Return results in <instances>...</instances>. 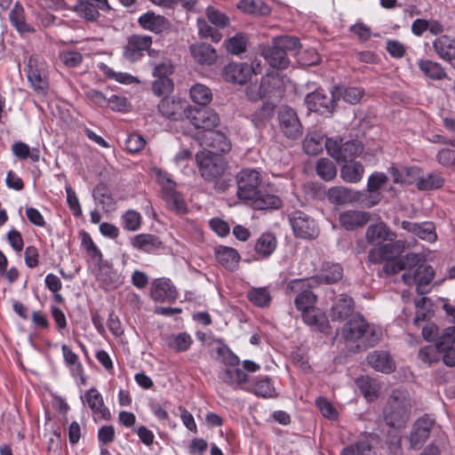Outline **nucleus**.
Returning a JSON list of instances; mask_svg holds the SVG:
<instances>
[{
	"label": "nucleus",
	"mask_w": 455,
	"mask_h": 455,
	"mask_svg": "<svg viewBox=\"0 0 455 455\" xmlns=\"http://www.w3.org/2000/svg\"><path fill=\"white\" fill-rule=\"evenodd\" d=\"M412 402L410 393L403 389H395L387 399L383 411L386 423L393 427H403L410 419Z\"/></svg>",
	"instance_id": "1"
},
{
	"label": "nucleus",
	"mask_w": 455,
	"mask_h": 455,
	"mask_svg": "<svg viewBox=\"0 0 455 455\" xmlns=\"http://www.w3.org/2000/svg\"><path fill=\"white\" fill-rule=\"evenodd\" d=\"M342 337L347 341L361 340L364 347L377 345L382 337L381 330L368 323L363 317L356 315L350 319L342 329Z\"/></svg>",
	"instance_id": "2"
},
{
	"label": "nucleus",
	"mask_w": 455,
	"mask_h": 455,
	"mask_svg": "<svg viewBox=\"0 0 455 455\" xmlns=\"http://www.w3.org/2000/svg\"><path fill=\"white\" fill-rule=\"evenodd\" d=\"M300 43L294 36H280L273 40L271 46L264 49L263 56L268 64L275 68L283 69L289 65L287 54L297 53L300 49Z\"/></svg>",
	"instance_id": "3"
},
{
	"label": "nucleus",
	"mask_w": 455,
	"mask_h": 455,
	"mask_svg": "<svg viewBox=\"0 0 455 455\" xmlns=\"http://www.w3.org/2000/svg\"><path fill=\"white\" fill-rule=\"evenodd\" d=\"M201 176L208 181L220 178L226 170V162L220 154L204 149L196 155Z\"/></svg>",
	"instance_id": "4"
},
{
	"label": "nucleus",
	"mask_w": 455,
	"mask_h": 455,
	"mask_svg": "<svg viewBox=\"0 0 455 455\" xmlns=\"http://www.w3.org/2000/svg\"><path fill=\"white\" fill-rule=\"evenodd\" d=\"M312 282L314 280L293 279L285 286L287 295L296 294L294 304L300 312L315 307L316 296L311 291Z\"/></svg>",
	"instance_id": "5"
},
{
	"label": "nucleus",
	"mask_w": 455,
	"mask_h": 455,
	"mask_svg": "<svg viewBox=\"0 0 455 455\" xmlns=\"http://www.w3.org/2000/svg\"><path fill=\"white\" fill-rule=\"evenodd\" d=\"M236 183L238 199L251 204L259 192L261 174L255 169H243L237 173Z\"/></svg>",
	"instance_id": "6"
},
{
	"label": "nucleus",
	"mask_w": 455,
	"mask_h": 455,
	"mask_svg": "<svg viewBox=\"0 0 455 455\" xmlns=\"http://www.w3.org/2000/svg\"><path fill=\"white\" fill-rule=\"evenodd\" d=\"M363 147L358 140L343 142L341 140L328 139L326 140L327 153L338 162H353L360 156Z\"/></svg>",
	"instance_id": "7"
},
{
	"label": "nucleus",
	"mask_w": 455,
	"mask_h": 455,
	"mask_svg": "<svg viewBox=\"0 0 455 455\" xmlns=\"http://www.w3.org/2000/svg\"><path fill=\"white\" fill-rule=\"evenodd\" d=\"M158 181L163 186V199L169 209L177 214H185L188 212L187 204L180 193L176 191V183L167 173L158 172Z\"/></svg>",
	"instance_id": "8"
},
{
	"label": "nucleus",
	"mask_w": 455,
	"mask_h": 455,
	"mask_svg": "<svg viewBox=\"0 0 455 455\" xmlns=\"http://www.w3.org/2000/svg\"><path fill=\"white\" fill-rule=\"evenodd\" d=\"M289 220L296 236L303 239H314L318 235L315 221L301 211H294L289 215Z\"/></svg>",
	"instance_id": "9"
},
{
	"label": "nucleus",
	"mask_w": 455,
	"mask_h": 455,
	"mask_svg": "<svg viewBox=\"0 0 455 455\" xmlns=\"http://www.w3.org/2000/svg\"><path fill=\"white\" fill-rule=\"evenodd\" d=\"M279 127L282 133L290 140H298L303 130L297 113L287 106H283L278 112Z\"/></svg>",
	"instance_id": "10"
},
{
	"label": "nucleus",
	"mask_w": 455,
	"mask_h": 455,
	"mask_svg": "<svg viewBox=\"0 0 455 455\" xmlns=\"http://www.w3.org/2000/svg\"><path fill=\"white\" fill-rule=\"evenodd\" d=\"M188 119L196 130H204L201 134L214 131V128L220 124L218 114L211 108H193L190 107Z\"/></svg>",
	"instance_id": "11"
},
{
	"label": "nucleus",
	"mask_w": 455,
	"mask_h": 455,
	"mask_svg": "<svg viewBox=\"0 0 455 455\" xmlns=\"http://www.w3.org/2000/svg\"><path fill=\"white\" fill-rule=\"evenodd\" d=\"M190 107L186 100L166 97L159 102L158 111L165 118L182 121L188 119Z\"/></svg>",
	"instance_id": "12"
},
{
	"label": "nucleus",
	"mask_w": 455,
	"mask_h": 455,
	"mask_svg": "<svg viewBox=\"0 0 455 455\" xmlns=\"http://www.w3.org/2000/svg\"><path fill=\"white\" fill-rule=\"evenodd\" d=\"M152 37L149 36L133 35L129 37L124 49V56L131 61L138 60L143 51H148L149 56L158 54V52L151 50Z\"/></svg>",
	"instance_id": "13"
},
{
	"label": "nucleus",
	"mask_w": 455,
	"mask_h": 455,
	"mask_svg": "<svg viewBox=\"0 0 455 455\" xmlns=\"http://www.w3.org/2000/svg\"><path fill=\"white\" fill-rule=\"evenodd\" d=\"M28 79L36 90H43L45 85L46 62L37 55H32L28 61Z\"/></svg>",
	"instance_id": "14"
},
{
	"label": "nucleus",
	"mask_w": 455,
	"mask_h": 455,
	"mask_svg": "<svg viewBox=\"0 0 455 455\" xmlns=\"http://www.w3.org/2000/svg\"><path fill=\"white\" fill-rule=\"evenodd\" d=\"M253 66L248 63L231 62L224 67L222 76L225 81L233 84H243L252 76Z\"/></svg>",
	"instance_id": "15"
},
{
	"label": "nucleus",
	"mask_w": 455,
	"mask_h": 455,
	"mask_svg": "<svg viewBox=\"0 0 455 455\" xmlns=\"http://www.w3.org/2000/svg\"><path fill=\"white\" fill-rule=\"evenodd\" d=\"M404 248L403 241L375 246L369 251V260L372 263L390 261L398 257Z\"/></svg>",
	"instance_id": "16"
},
{
	"label": "nucleus",
	"mask_w": 455,
	"mask_h": 455,
	"mask_svg": "<svg viewBox=\"0 0 455 455\" xmlns=\"http://www.w3.org/2000/svg\"><path fill=\"white\" fill-rule=\"evenodd\" d=\"M305 103L309 111L319 112L323 115L333 111L335 98H332V92L331 96H328L320 91H315L306 96Z\"/></svg>",
	"instance_id": "17"
},
{
	"label": "nucleus",
	"mask_w": 455,
	"mask_h": 455,
	"mask_svg": "<svg viewBox=\"0 0 455 455\" xmlns=\"http://www.w3.org/2000/svg\"><path fill=\"white\" fill-rule=\"evenodd\" d=\"M434 426L435 420L428 416L419 419L415 422L411 434V446L413 449H419L428 438Z\"/></svg>",
	"instance_id": "18"
},
{
	"label": "nucleus",
	"mask_w": 455,
	"mask_h": 455,
	"mask_svg": "<svg viewBox=\"0 0 455 455\" xmlns=\"http://www.w3.org/2000/svg\"><path fill=\"white\" fill-rule=\"evenodd\" d=\"M196 138L200 141L201 146L210 147L222 153L228 152L231 148L230 142L225 134L218 131H210L203 134L198 132Z\"/></svg>",
	"instance_id": "19"
},
{
	"label": "nucleus",
	"mask_w": 455,
	"mask_h": 455,
	"mask_svg": "<svg viewBox=\"0 0 455 455\" xmlns=\"http://www.w3.org/2000/svg\"><path fill=\"white\" fill-rule=\"evenodd\" d=\"M140 26L156 34L162 33L170 28V21L163 15L156 14L154 12H148L138 19Z\"/></svg>",
	"instance_id": "20"
},
{
	"label": "nucleus",
	"mask_w": 455,
	"mask_h": 455,
	"mask_svg": "<svg viewBox=\"0 0 455 455\" xmlns=\"http://www.w3.org/2000/svg\"><path fill=\"white\" fill-rule=\"evenodd\" d=\"M434 277V270L432 267L420 265L411 274L410 272L403 275V280L406 284L415 283L419 293H423L422 285L428 284Z\"/></svg>",
	"instance_id": "21"
},
{
	"label": "nucleus",
	"mask_w": 455,
	"mask_h": 455,
	"mask_svg": "<svg viewBox=\"0 0 455 455\" xmlns=\"http://www.w3.org/2000/svg\"><path fill=\"white\" fill-rule=\"evenodd\" d=\"M401 227L403 229L412 233L419 238L429 243L435 242L437 238L435 228L433 222L426 221L422 223H414L403 220L401 223Z\"/></svg>",
	"instance_id": "22"
},
{
	"label": "nucleus",
	"mask_w": 455,
	"mask_h": 455,
	"mask_svg": "<svg viewBox=\"0 0 455 455\" xmlns=\"http://www.w3.org/2000/svg\"><path fill=\"white\" fill-rule=\"evenodd\" d=\"M339 220L346 230H355L369 222L370 214L363 211H345L339 214Z\"/></svg>",
	"instance_id": "23"
},
{
	"label": "nucleus",
	"mask_w": 455,
	"mask_h": 455,
	"mask_svg": "<svg viewBox=\"0 0 455 455\" xmlns=\"http://www.w3.org/2000/svg\"><path fill=\"white\" fill-rule=\"evenodd\" d=\"M107 5V0H79L74 10L80 17L87 20H95L100 15L99 10H103Z\"/></svg>",
	"instance_id": "24"
},
{
	"label": "nucleus",
	"mask_w": 455,
	"mask_h": 455,
	"mask_svg": "<svg viewBox=\"0 0 455 455\" xmlns=\"http://www.w3.org/2000/svg\"><path fill=\"white\" fill-rule=\"evenodd\" d=\"M176 296L175 287L170 279L159 278L154 281L151 289V297L154 300H172Z\"/></svg>",
	"instance_id": "25"
},
{
	"label": "nucleus",
	"mask_w": 455,
	"mask_h": 455,
	"mask_svg": "<svg viewBox=\"0 0 455 455\" xmlns=\"http://www.w3.org/2000/svg\"><path fill=\"white\" fill-rule=\"evenodd\" d=\"M366 239L371 243L381 244L385 241H394L396 235L382 221L371 225L366 231Z\"/></svg>",
	"instance_id": "26"
},
{
	"label": "nucleus",
	"mask_w": 455,
	"mask_h": 455,
	"mask_svg": "<svg viewBox=\"0 0 455 455\" xmlns=\"http://www.w3.org/2000/svg\"><path fill=\"white\" fill-rule=\"evenodd\" d=\"M369 364L378 371L390 373L395 370V362L387 352L373 351L367 356Z\"/></svg>",
	"instance_id": "27"
},
{
	"label": "nucleus",
	"mask_w": 455,
	"mask_h": 455,
	"mask_svg": "<svg viewBox=\"0 0 455 455\" xmlns=\"http://www.w3.org/2000/svg\"><path fill=\"white\" fill-rule=\"evenodd\" d=\"M84 399L89 408L95 415L102 419H108L110 418V412L105 406L102 395L95 388L89 389L84 394Z\"/></svg>",
	"instance_id": "28"
},
{
	"label": "nucleus",
	"mask_w": 455,
	"mask_h": 455,
	"mask_svg": "<svg viewBox=\"0 0 455 455\" xmlns=\"http://www.w3.org/2000/svg\"><path fill=\"white\" fill-rule=\"evenodd\" d=\"M433 48L440 59L451 60L455 54V39L446 35L440 36L434 40Z\"/></svg>",
	"instance_id": "29"
},
{
	"label": "nucleus",
	"mask_w": 455,
	"mask_h": 455,
	"mask_svg": "<svg viewBox=\"0 0 455 455\" xmlns=\"http://www.w3.org/2000/svg\"><path fill=\"white\" fill-rule=\"evenodd\" d=\"M190 52L195 60L201 65L211 66L217 60V53L210 44H193L190 46Z\"/></svg>",
	"instance_id": "30"
},
{
	"label": "nucleus",
	"mask_w": 455,
	"mask_h": 455,
	"mask_svg": "<svg viewBox=\"0 0 455 455\" xmlns=\"http://www.w3.org/2000/svg\"><path fill=\"white\" fill-rule=\"evenodd\" d=\"M354 309L353 299L347 295H340L331 309L333 321H342L351 315Z\"/></svg>",
	"instance_id": "31"
},
{
	"label": "nucleus",
	"mask_w": 455,
	"mask_h": 455,
	"mask_svg": "<svg viewBox=\"0 0 455 455\" xmlns=\"http://www.w3.org/2000/svg\"><path fill=\"white\" fill-rule=\"evenodd\" d=\"M132 245L135 249L152 252L162 247V242L155 235L140 234L132 237Z\"/></svg>",
	"instance_id": "32"
},
{
	"label": "nucleus",
	"mask_w": 455,
	"mask_h": 455,
	"mask_svg": "<svg viewBox=\"0 0 455 455\" xmlns=\"http://www.w3.org/2000/svg\"><path fill=\"white\" fill-rule=\"evenodd\" d=\"M97 280L100 285L105 290L115 288L120 283L117 273L107 264L100 263Z\"/></svg>",
	"instance_id": "33"
},
{
	"label": "nucleus",
	"mask_w": 455,
	"mask_h": 455,
	"mask_svg": "<svg viewBox=\"0 0 455 455\" xmlns=\"http://www.w3.org/2000/svg\"><path fill=\"white\" fill-rule=\"evenodd\" d=\"M216 258L220 264L229 270L235 269L240 259V256L235 249L226 246H220L216 249Z\"/></svg>",
	"instance_id": "34"
},
{
	"label": "nucleus",
	"mask_w": 455,
	"mask_h": 455,
	"mask_svg": "<svg viewBox=\"0 0 455 455\" xmlns=\"http://www.w3.org/2000/svg\"><path fill=\"white\" fill-rule=\"evenodd\" d=\"M327 140L321 132H311L304 140L303 148L307 155H318L323 151V147L326 148Z\"/></svg>",
	"instance_id": "35"
},
{
	"label": "nucleus",
	"mask_w": 455,
	"mask_h": 455,
	"mask_svg": "<svg viewBox=\"0 0 455 455\" xmlns=\"http://www.w3.org/2000/svg\"><path fill=\"white\" fill-rule=\"evenodd\" d=\"M363 93V90L359 87L337 86L332 91V98H335V100L342 99L349 104H356L360 101Z\"/></svg>",
	"instance_id": "36"
},
{
	"label": "nucleus",
	"mask_w": 455,
	"mask_h": 455,
	"mask_svg": "<svg viewBox=\"0 0 455 455\" xmlns=\"http://www.w3.org/2000/svg\"><path fill=\"white\" fill-rule=\"evenodd\" d=\"M364 168L359 162H350L340 169V177L348 183H356L363 178Z\"/></svg>",
	"instance_id": "37"
},
{
	"label": "nucleus",
	"mask_w": 455,
	"mask_h": 455,
	"mask_svg": "<svg viewBox=\"0 0 455 455\" xmlns=\"http://www.w3.org/2000/svg\"><path fill=\"white\" fill-rule=\"evenodd\" d=\"M220 378L228 385L234 388L239 387L247 380V375L237 367H227L220 374Z\"/></svg>",
	"instance_id": "38"
},
{
	"label": "nucleus",
	"mask_w": 455,
	"mask_h": 455,
	"mask_svg": "<svg viewBox=\"0 0 455 455\" xmlns=\"http://www.w3.org/2000/svg\"><path fill=\"white\" fill-rule=\"evenodd\" d=\"M274 113L275 105L265 102L251 114V120L256 128H262L273 117Z\"/></svg>",
	"instance_id": "39"
},
{
	"label": "nucleus",
	"mask_w": 455,
	"mask_h": 455,
	"mask_svg": "<svg viewBox=\"0 0 455 455\" xmlns=\"http://www.w3.org/2000/svg\"><path fill=\"white\" fill-rule=\"evenodd\" d=\"M165 343L169 348L175 352L187 351L193 343L191 336L186 332L172 334L165 338Z\"/></svg>",
	"instance_id": "40"
},
{
	"label": "nucleus",
	"mask_w": 455,
	"mask_h": 455,
	"mask_svg": "<svg viewBox=\"0 0 455 455\" xmlns=\"http://www.w3.org/2000/svg\"><path fill=\"white\" fill-rule=\"evenodd\" d=\"M328 196L329 199L337 204L353 203L358 199L355 192L342 187H335L331 188L329 190Z\"/></svg>",
	"instance_id": "41"
},
{
	"label": "nucleus",
	"mask_w": 455,
	"mask_h": 455,
	"mask_svg": "<svg viewBox=\"0 0 455 455\" xmlns=\"http://www.w3.org/2000/svg\"><path fill=\"white\" fill-rule=\"evenodd\" d=\"M251 204L259 210L278 209L282 206V200L275 195L261 194L259 191Z\"/></svg>",
	"instance_id": "42"
},
{
	"label": "nucleus",
	"mask_w": 455,
	"mask_h": 455,
	"mask_svg": "<svg viewBox=\"0 0 455 455\" xmlns=\"http://www.w3.org/2000/svg\"><path fill=\"white\" fill-rule=\"evenodd\" d=\"M444 178L435 172L427 173L426 176L416 180V187L419 190L437 189L443 186Z\"/></svg>",
	"instance_id": "43"
},
{
	"label": "nucleus",
	"mask_w": 455,
	"mask_h": 455,
	"mask_svg": "<svg viewBox=\"0 0 455 455\" xmlns=\"http://www.w3.org/2000/svg\"><path fill=\"white\" fill-rule=\"evenodd\" d=\"M418 65L420 71L431 79L441 80L446 76L444 69L437 62L429 60H420Z\"/></svg>",
	"instance_id": "44"
},
{
	"label": "nucleus",
	"mask_w": 455,
	"mask_h": 455,
	"mask_svg": "<svg viewBox=\"0 0 455 455\" xmlns=\"http://www.w3.org/2000/svg\"><path fill=\"white\" fill-rule=\"evenodd\" d=\"M276 240L270 233L262 234L255 244V251L262 257H267L275 250Z\"/></svg>",
	"instance_id": "45"
},
{
	"label": "nucleus",
	"mask_w": 455,
	"mask_h": 455,
	"mask_svg": "<svg viewBox=\"0 0 455 455\" xmlns=\"http://www.w3.org/2000/svg\"><path fill=\"white\" fill-rule=\"evenodd\" d=\"M356 385L367 400L372 401L377 398L379 387L374 379L363 376L357 379Z\"/></svg>",
	"instance_id": "46"
},
{
	"label": "nucleus",
	"mask_w": 455,
	"mask_h": 455,
	"mask_svg": "<svg viewBox=\"0 0 455 455\" xmlns=\"http://www.w3.org/2000/svg\"><path fill=\"white\" fill-rule=\"evenodd\" d=\"M10 20L12 25L20 33L32 32L33 28L28 24L24 17V9L20 4H15L10 12Z\"/></svg>",
	"instance_id": "47"
},
{
	"label": "nucleus",
	"mask_w": 455,
	"mask_h": 455,
	"mask_svg": "<svg viewBox=\"0 0 455 455\" xmlns=\"http://www.w3.org/2000/svg\"><path fill=\"white\" fill-rule=\"evenodd\" d=\"M251 391L258 396L270 398L275 395V389L267 377L258 379Z\"/></svg>",
	"instance_id": "48"
},
{
	"label": "nucleus",
	"mask_w": 455,
	"mask_h": 455,
	"mask_svg": "<svg viewBox=\"0 0 455 455\" xmlns=\"http://www.w3.org/2000/svg\"><path fill=\"white\" fill-rule=\"evenodd\" d=\"M80 236L81 245L86 251L87 255L92 260L100 264L102 260V254L99 248L94 243V242L92 241L91 235L87 232L82 231L80 233Z\"/></svg>",
	"instance_id": "49"
},
{
	"label": "nucleus",
	"mask_w": 455,
	"mask_h": 455,
	"mask_svg": "<svg viewBox=\"0 0 455 455\" xmlns=\"http://www.w3.org/2000/svg\"><path fill=\"white\" fill-rule=\"evenodd\" d=\"M190 98L196 104L206 105L212 100V94L207 86L196 84L190 88Z\"/></svg>",
	"instance_id": "50"
},
{
	"label": "nucleus",
	"mask_w": 455,
	"mask_h": 455,
	"mask_svg": "<svg viewBox=\"0 0 455 455\" xmlns=\"http://www.w3.org/2000/svg\"><path fill=\"white\" fill-rule=\"evenodd\" d=\"M12 153L20 159L30 158L33 162H38L40 159V151L38 148L30 149L29 147L21 142H15L12 145Z\"/></svg>",
	"instance_id": "51"
},
{
	"label": "nucleus",
	"mask_w": 455,
	"mask_h": 455,
	"mask_svg": "<svg viewBox=\"0 0 455 455\" xmlns=\"http://www.w3.org/2000/svg\"><path fill=\"white\" fill-rule=\"evenodd\" d=\"M267 78H262L260 83L250 84L245 89L247 98L251 101H257L265 97L268 92L267 88Z\"/></svg>",
	"instance_id": "52"
},
{
	"label": "nucleus",
	"mask_w": 455,
	"mask_h": 455,
	"mask_svg": "<svg viewBox=\"0 0 455 455\" xmlns=\"http://www.w3.org/2000/svg\"><path fill=\"white\" fill-rule=\"evenodd\" d=\"M316 172L324 180H333L337 174L335 164L327 158H321L316 164Z\"/></svg>",
	"instance_id": "53"
},
{
	"label": "nucleus",
	"mask_w": 455,
	"mask_h": 455,
	"mask_svg": "<svg viewBox=\"0 0 455 455\" xmlns=\"http://www.w3.org/2000/svg\"><path fill=\"white\" fill-rule=\"evenodd\" d=\"M371 448V445L368 439L363 438L342 449L340 455H368Z\"/></svg>",
	"instance_id": "54"
},
{
	"label": "nucleus",
	"mask_w": 455,
	"mask_h": 455,
	"mask_svg": "<svg viewBox=\"0 0 455 455\" xmlns=\"http://www.w3.org/2000/svg\"><path fill=\"white\" fill-rule=\"evenodd\" d=\"M442 349L438 347V344L435 346H427L422 347L419 352V359L426 364L431 365L434 363L439 361L440 354Z\"/></svg>",
	"instance_id": "55"
},
{
	"label": "nucleus",
	"mask_w": 455,
	"mask_h": 455,
	"mask_svg": "<svg viewBox=\"0 0 455 455\" xmlns=\"http://www.w3.org/2000/svg\"><path fill=\"white\" fill-rule=\"evenodd\" d=\"M343 269L339 264H332L328 266L318 277L320 282L325 283H333L342 278Z\"/></svg>",
	"instance_id": "56"
},
{
	"label": "nucleus",
	"mask_w": 455,
	"mask_h": 455,
	"mask_svg": "<svg viewBox=\"0 0 455 455\" xmlns=\"http://www.w3.org/2000/svg\"><path fill=\"white\" fill-rule=\"evenodd\" d=\"M248 299L258 307H265L269 303L271 297L266 288H254L248 291Z\"/></svg>",
	"instance_id": "57"
},
{
	"label": "nucleus",
	"mask_w": 455,
	"mask_h": 455,
	"mask_svg": "<svg viewBox=\"0 0 455 455\" xmlns=\"http://www.w3.org/2000/svg\"><path fill=\"white\" fill-rule=\"evenodd\" d=\"M247 39L243 34H236L227 41L226 46L228 52L239 54L246 50Z\"/></svg>",
	"instance_id": "58"
},
{
	"label": "nucleus",
	"mask_w": 455,
	"mask_h": 455,
	"mask_svg": "<svg viewBox=\"0 0 455 455\" xmlns=\"http://www.w3.org/2000/svg\"><path fill=\"white\" fill-rule=\"evenodd\" d=\"M122 220L124 228L130 231H136L141 226V215L134 210L127 211L123 215Z\"/></svg>",
	"instance_id": "59"
},
{
	"label": "nucleus",
	"mask_w": 455,
	"mask_h": 455,
	"mask_svg": "<svg viewBox=\"0 0 455 455\" xmlns=\"http://www.w3.org/2000/svg\"><path fill=\"white\" fill-rule=\"evenodd\" d=\"M59 58L68 68L78 67L83 61V55L76 51H64L60 53Z\"/></svg>",
	"instance_id": "60"
},
{
	"label": "nucleus",
	"mask_w": 455,
	"mask_h": 455,
	"mask_svg": "<svg viewBox=\"0 0 455 455\" xmlns=\"http://www.w3.org/2000/svg\"><path fill=\"white\" fill-rule=\"evenodd\" d=\"M62 355L65 363L68 366H74L75 370L77 373H82L83 366L82 363L78 361V356L76 353H74L71 348L67 345H62L61 347Z\"/></svg>",
	"instance_id": "61"
},
{
	"label": "nucleus",
	"mask_w": 455,
	"mask_h": 455,
	"mask_svg": "<svg viewBox=\"0 0 455 455\" xmlns=\"http://www.w3.org/2000/svg\"><path fill=\"white\" fill-rule=\"evenodd\" d=\"M172 89L173 83L169 77H156L152 86L154 93L157 96L169 93Z\"/></svg>",
	"instance_id": "62"
},
{
	"label": "nucleus",
	"mask_w": 455,
	"mask_h": 455,
	"mask_svg": "<svg viewBox=\"0 0 455 455\" xmlns=\"http://www.w3.org/2000/svg\"><path fill=\"white\" fill-rule=\"evenodd\" d=\"M146 145L144 138L137 133L129 135L125 140V148L131 153H137Z\"/></svg>",
	"instance_id": "63"
},
{
	"label": "nucleus",
	"mask_w": 455,
	"mask_h": 455,
	"mask_svg": "<svg viewBox=\"0 0 455 455\" xmlns=\"http://www.w3.org/2000/svg\"><path fill=\"white\" fill-rule=\"evenodd\" d=\"M455 343V326H450L443 330L439 341L438 347L443 351Z\"/></svg>",
	"instance_id": "64"
}]
</instances>
